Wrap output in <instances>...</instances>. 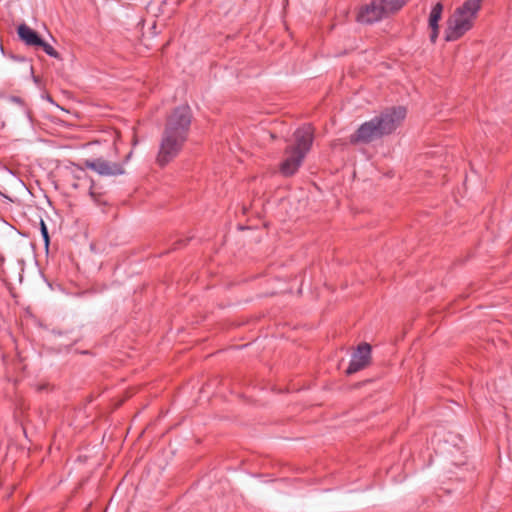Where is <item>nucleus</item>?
I'll return each instance as SVG.
<instances>
[{"mask_svg": "<svg viewBox=\"0 0 512 512\" xmlns=\"http://www.w3.org/2000/svg\"><path fill=\"white\" fill-rule=\"evenodd\" d=\"M191 124V112L187 105L175 108L168 116L160 142L157 163L161 166L169 163L182 149Z\"/></svg>", "mask_w": 512, "mask_h": 512, "instance_id": "1", "label": "nucleus"}, {"mask_svg": "<svg viewBox=\"0 0 512 512\" xmlns=\"http://www.w3.org/2000/svg\"><path fill=\"white\" fill-rule=\"evenodd\" d=\"M313 143L311 126L298 128L292 141L287 145L279 169L284 176L294 175L301 167Z\"/></svg>", "mask_w": 512, "mask_h": 512, "instance_id": "2", "label": "nucleus"}, {"mask_svg": "<svg viewBox=\"0 0 512 512\" xmlns=\"http://www.w3.org/2000/svg\"><path fill=\"white\" fill-rule=\"evenodd\" d=\"M483 0H465L449 16L444 32L446 41H456L471 30L476 22Z\"/></svg>", "mask_w": 512, "mask_h": 512, "instance_id": "3", "label": "nucleus"}, {"mask_svg": "<svg viewBox=\"0 0 512 512\" xmlns=\"http://www.w3.org/2000/svg\"><path fill=\"white\" fill-rule=\"evenodd\" d=\"M83 166L100 176H118L125 173L123 163L110 161L103 157L86 159L83 161Z\"/></svg>", "mask_w": 512, "mask_h": 512, "instance_id": "4", "label": "nucleus"}, {"mask_svg": "<svg viewBox=\"0 0 512 512\" xmlns=\"http://www.w3.org/2000/svg\"><path fill=\"white\" fill-rule=\"evenodd\" d=\"M406 117V110L403 107L392 108L384 111L376 120L379 124L380 130L384 135H388L395 131Z\"/></svg>", "mask_w": 512, "mask_h": 512, "instance_id": "5", "label": "nucleus"}, {"mask_svg": "<svg viewBox=\"0 0 512 512\" xmlns=\"http://www.w3.org/2000/svg\"><path fill=\"white\" fill-rule=\"evenodd\" d=\"M382 136L379 124L374 117L370 121L363 123L351 136L350 141L352 143H369Z\"/></svg>", "mask_w": 512, "mask_h": 512, "instance_id": "6", "label": "nucleus"}, {"mask_svg": "<svg viewBox=\"0 0 512 512\" xmlns=\"http://www.w3.org/2000/svg\"><path fill=\"white\" fill-rule=\"evenodd\" d=\"M70 174L72 177L71 185L74 189L88 188L90 197L94 201H98L97 194L93 190L94 182L88 176L84 167L79 165H72L70 167Z\"/></svg>", "mask_w": 512, "mask_h": 512, "instance_id": "7", "label": "nucleus"}, {"mask_svg": "<svg viewBox=\"0 0 512 512\" xmlns=\"http://www.w3.org/2000/svg\"><path fill=\"white\" fill-rule=\"evenodd\" d=\"M371 358V346L367 343L358 346L353 353L350 364L347 368V374H353L365 368Z\"/></svg>", "mask_w": 512, "mask_h": 512, "instance_id": "8", "label": "nucleus"}, {"mask_svg": "<svg viewBox=\"0 0 512 512\" xmlns=\"http://www.w3.org/2000/svg\"><path fill=\"white\" fill-rule=\"evenodd\" d=\"M388 14L382 2H371L362 7L358 13L357 20L361 23H373L382 19Z\"/></svg>", "mask_w": 512, "mask_h": 512, "instance_id": "9", "label": "nucleus"}, {"mask_svg": "<svg viewBox=\"0 0 512 512\" xmlns=\"http://www.w3.org/2000/svg\"><path fill=\"white\" fill-rule=\"evenodd\" d=\"M443 13V5L441 3H436L429 14V28L431 29L430 39L433 43L436 42L439 35V21L442 18Z\"/></svg>", "mask_w": 512, "mask_h": 512, "instance_id": "10", "label": "nucleus"}, {"mask_svg": "<svg viewBox=\"0 0 512 512\" xmlns=\"http://www.w3.org/2000/svg\"><path fill=\"white\" fill-rule=\"evenodd\" d=\"M18 35L20 39L27 45L37 46L39 43H41V38L38 36V34L26 24L19 25Z\"/></svg>", "mask_w": 512, "mask_h": 512, "instance_id": "11", "label": "nucleus"}, {"mask_svg": "<svg viewBox=\"0 0 512 512\" xmlns=\"http://www.w3.org/2000/svg\"><path fill=\"white\" fill-rule=\"evenodd\" d=\"M408 0H382V4L388 13L399 10Z\"/></svg>", "mask_w": 512, "mask_h": 512, "instance_id": "12", "label": "nucleus"}, {"mask_svg": "<svg viewBox=\"0 0 512 512\" xmlns=\"http://www.w3.org/2000/svg\"><path fill=\"white\" fill-rule=\"evenodd\" d=\"M37 46L42 47V49L51 57L58 58L59 54L58 52L48 43L41 40V43H39Z\"/></svg>", "mask_w": 512, "mask_h": 512, "instance_id": "13", "label": "nucleus"}, {"mask_svg": "<svg viewBox=\"0 0 512 512\" xmlns=\"http://www.w3.org/2000/svg\"><path fill=\"white\" fill-rule=\"evenodd\" d=\"M40 225H41V234H42V237L44 239L45 246L48 247V245H49V235H48L47 226H46V224H45V222L43 220H41Z\"/></svg>", "mask_w": 512, "mask_h": 512, "instance_id": "14", "label": "nucleus"}, {"mask_svg": "<svg viewBox=\"0 0 512 512\" xmlns=\"http://www.w3.org/2000/svg\"><path fill=\"white\" fill-rule=\"evenodd\" d=\"M131 156H132V151H130V152L126 155V157H125V159H124V162H122V163L124 164V163L128 162V161L130 160Z\"/></svg>", "mask_w": 512, "mask_h": 512, "instance_id": "15", "label": "nucleus"}, {"mask_svg": "<svg viewBox=\"0 0 512 512\" xmlns=\"http://www.w3.org/2000/svg\"><path fill=\"white\" fill-rule=\"evenodd\" d=\"M137 142H138V141H137V138H136V136H134V137H133V146H135V145L137 144Z\"/></svg>", "mask_w": 512, "mask_h": 512, "instance_id": "16", "label": "nucleus"}]
</instances>
